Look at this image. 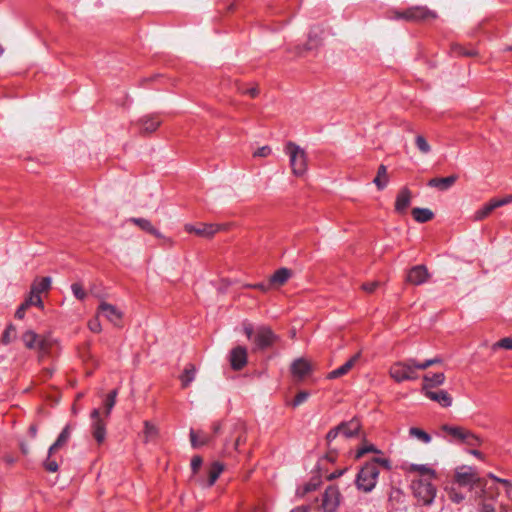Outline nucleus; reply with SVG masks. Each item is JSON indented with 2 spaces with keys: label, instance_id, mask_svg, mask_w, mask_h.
I'll list each match as a JSON object with an SVG mask.
<instances>
[{
  "label": "nucleus",
  "instance_id": "nucleus-1",
  "mask_svg": "<svg viewBox=\"0 0 512 512\" xmlns=\"http://www.w3.org/2000/svg\"><path fill=\"white\" fill-rule=\"evenodd\" d=\"M379 466L386 470L392 468L390 460L384 457H374L360 468L355 478V485L359 491L370 493L374 490L380 474Z\"/></svg>",
  "mask_w": 512,
  "mask_h": 512
},
{
  "label": "nucleus",
  "instance_id": "nucleus-2",
  "mask_svg": "<svg viewBox=\"0 0 512 512\" xmlns=\"http://www.w3.org/2000/svg\"><path fill=\"white\" fill-rule=\"evenodd\" d=\"M420 362L415 358L397 361L390 366L389 375L397 383L415 381L419 378Z\"/></svg>",
  "mask_w": 512,
  "mask_h": 512
},
{
  "label": "nucleus",
  "instance_id": "nucleus-3",
  "mask_svg": "<svg viewBox=\"0 0 512 512\" xmlns=\"http://www.w3.org/2000/svg\"><path fill=\"white\" fill-rule=\"evenodd\" d=\"M284 153L289 158L292 174L303 177L308 171V155L298 144L288 141L284 146Z\"/></svg>",
  "mask_w": 512,
  "mask_h": 512
},
{
  "label": "nucleus",
  "instance_id": "nucleus-4",
  "mask_svg": "<svg viewBox=\"0 0 512 512\" xmlns=\"http://www.w3.org/2000/svg\"><path fill=\"white\" fill-rule=\"evenodd\" d=\"M411 489L413 496L417 499L418 503L423 506H430L433 504L437 488L433 484V480L412 479Z\"/></svg>",
  "mask_w": 512,
  "mask_h": 512
},
{
  "label": "nucleus",
  "instance_id": "nucleus-5",
  "mask_svg": "<svg viewBox=\"0 0 512 512\" xmlns=\"http://www.w3.org/2000/svg\"><path fill=\"white\" fill-rule=\"evenodd\" d=\"M437 17L434 11L429 10L425 6H414L404 11H391L390 18L395 20H405L408 22H419Z\"/></svg>",
  "mask_w": 512,
  "mask_h": 512
},
{
  "label": "nucleus",
  "instance_id": "nucleus-6",
  "mask_svg": "<svg viewBox=\"0 0 512 512\" xmlns=\"http://www.w3.org/2000/svg\"><path fill=\"white\" fill-rule=\"evenodd\" d=\"M441 429L455 440L468 443L469 445H475L479 443V438L471 431L463 427L444 424L442 425Z\"/></svg>",
  "mask_w": 512,
  "mask_h": 512
},
{
  "label": "nucleus",
  "instance_id": "nucleus-7",
  "mask_svg": "<svg viewBox=\"0 0 512 512\" xmlns=\"http://www.w3.org/2000/svg\"><path fill=\"white\" fill-rule=\"evenodd\" d=\"M341 493L336 486H328L322 497V509L324 512H336L341 503Z\"/></svg>",
  "mask_w": 512,
  "mask_h": 512
},
{
  "label": "nucleus",
  "instance_id": "nucleus-8",
  "mask_svg": "<svg viewBox=\"0 0 512 512\" xmlns=\"http://www.w3.org/2000/svg\"><path fill=\"white\" fill-rule=\"evenodd\" d=\"M455 480L461 486H476L482 484L479 477L476 476L472 467L462 466L455 472Z\"/></svg>",
  "mask_w": 512,
  "mask_h": 512
},
{
  "label": "nucleus",
  "instance_id": "nucleus-9",
  "mask_svg": "<svg viewBox=\"0 0 512 512\" xmlns=\"http://www.w3.org/2000/svg\"><path fill=\"white\" fill-rule=\"evenodd\" d=\"M421 392L425 397L438 403L441 407L447 408L452 405L453 399L445 390L429 389V385H422Z\"/></svg>",
  "mask_w": 512,
  "mask_h": 512
},
{
  "label": "nucleus",
  "instance_id": "nucleus-10",
  "mask_svg": "<svg viewBox=\"0 0 512 512\" xmlns=\"http://www.w3.org/2000/svg\"><path fill=\"white\" fill-rule=\"evenodd\" d=\"M402 469L407 473H416L415 479L435 480L437 477L436 471L427 464L405 463L402 465Z\"/></svg>",
  "mask_w": 512,
  "mask_h": 512
},
{
  "label": "nucleus",
  "instance_id": "nucleus-11",
  "mask_svg": "<svg viewBox=\"0 0 512 512\" xmlns=\"http://www.w3.org/2000/svg\"><path fill=\"white\" fill-rule=\"evenodd\" d=\"M277 339V335L269 327L260 326L256 330L254 342L259 349H265L272 346Z\"/></svg>",
  "mask_w": 512,
  "mask_h": 512
},
{
  "label": "nucleus",
  "instance_id": "nucleus-12",
  "mask_svg": "<svg viewBox=\"0 0 512 512\" xmlns=\"http://www.w3.org/2000/svg\"><path fill=\"white\" fill-rule=\"evenodd\" d=\"M98 315L105 317L114 326L120 327L123 318V312L116 306L107 302H101L98 307Z\"/></svg>",
  "mask_w": 512,
  "mask_h": 512
},
{
  "label": "nucleus",
  "instance_id": "nucleus-13",
  "mask_svg": "<svg viewBox=\"0 0 512 512\" xmlns=\"http://www.w3.org/2000/svg\"><path fill=\"white\" fill-rule=\"evenodd\" d=\"M52 279L51 277H42L37 278L31 285L30 294L35 298L36 306L39 308H43L44 304L41 298V293L47 292L51 287Z\"/></svg>",
  "mask_w": 512,
  "mask_h": 512
},
{
  "label": "nucleus",
  "instance_id": "nucleus-14",
  "mask_svg": "<svg viewBox=\"0 0 512 512\" xmlns=\"http://www.w3.org/2000/svg\"><path fill=\"white\" fill-rule=\"evenodd\" d=\"M92 435L101 444L106 438V422L101 418L100 410L94 409L91 412Z\"/></svg>",
  "mask_w": 512,
  "mask_h": 512
},
{
  "label": "nucleus",
  "instance_id": "nucleus-15",
  "mask_svg": "<svg viewBox=\"0 0 512 512\" xmlns=\"http://www.w3.org/2000/svg\"><path fill=\"white\" fill-rule=\"evenodd\" d=\"M429 273L424 265H416L412 267L406 276V281L412 285H421L427 282Z\"/></svg>",
  "mask_w": 512,
  "mask_h": 512
},
{
  "label": "nucleus",
  "instance_id": "nucleus-16",
  "mask_svg": "<svg viewBox=\"0 0 512 512\" xmlns=\"http://www.w3.org/2000/svg\"><path fill=\"white\" fill-rule=\"evenodd\" d=\"M219 225L215 224H200L195 226L193 224H185L184 229L188 233H195L196 235L204 238H211L219 230Z\"/></svg>",
  "mask_w": 512,
  "mask_h": 512
},
{
  "label": "nucleus",
  "instance_id": "nucleus-17",
  "mask_svg": "<svg viewBox=\"0 0 512 512\" xmlns=\"http://www.w3.org/2000/svg\"><path fill=\"white\" fill-rule=\"evenodd\" d=\"M22 341L28 349H37L39 351H45L46 341L32 330H27L22 335Z\"/></svg>",
  "mask_w": 512,
  "mask_h": 512
},
{
  "label": "nucleus",
  "instance_id": "nucleus-18",
  "mask_svg": "<svg viewBox=\"0 0 512 512\" xmlns=\"http://www.w3.org/2000/svg\"><path fill=\"white\" fill-rule=\"evenodd\" d=\"M247 363V351L244 347L238 346L230 352V364L234 370L242 369Z\"/></svg>",
  "mask_w": 512,
  "mask_h": 512
},
{
  "label": "nucleus",
  "instance_id": "nucleus-19",
  "mask_svg": "<svg viewBox=\"0 0 512 512\" xmlns=\"http://www.w3.org/2000/svg\"><path fill=\"white\" fill-rule=\"evenodd\" d=\"M311 371L310 363L304 358H298L291 364V373L294 378L301 380Z\"/></svg>",
  "mask_w": 512,
  "mask_h": 512
},
{
  "label": "nucleus",
  "instance_id": "nucleus-20",
  "mask_svg": "<svg viewBox=\"0 0 512 512\" xmlns=\"http://www.w3.org/2000/svg\"><path fill=\"white\" fill-rule=\"evenodd\" d=\"M411 196V191L407 187L399 191L395 201V211L397 213L403 214L406 212L411 203Z\"/></svg>",
  "mask_w": 512,
  "mask_h": 512
},
{
  "label": "nucleus",
  "instance_id": "nucleus-21",
  "mask_svg": "<svg viewBox=\"0 0 512 512\" xmlns=\"http://www.w3.org/2000/svg\"><path fill=\"white\" fill-rule=\"evenodd\" d=\"M359 359H360V353L353 355L343 365H341L337 369L329 372V374L327 375V378L328 379H336L343 375H346L355 366V364L358 362Z\"/></svg>",
  "mask_w": 512,
  "mask_h": 512
},
{
  "label": "nucleus",
  "instance_id": "nucleus-22",
  "mask_svg": "<svg viewBox=\"0 0 512 512\" xmlns=\"http://www.w3.org/2000/svg\"><path fill=\"white\" fill-rule=\"evenodd\" d=\"M129 221L132 222L133 224H135L136 226H138L141 230H143L159 239H165L164 235L157 228H155L153 226V224L151 223L150 220H148L146 218L133 217V218H130Z\"/></svg>",
  "mask_w": 512,
  "mask_h": 512
},
{
  "label": "nucleus",
  "instance_id": "nucleus-23",
  "mask_svg": "<svg viewBox=\"0 0 512 512\" xmlns=\"http://www.w3.org/2000/svg\"><path fill=\"white\" fill-rule=\"evenodd\" d=\"M361 428V424L358 419L353 418L348 422H343L338 425V429H340V433L346 437L351 438L358 434Z\"/></svg>",
  "mask_w": 512,
  "mask_h": 512
},
{
  "label": "nucleus",
  "instance_id": "nucleus-24",
  "mask_svg": "<svg viewBox=\"0 0 512 512\" xmlns=\"http://www.w3.org/2000/svg\"><path fill=\"white\" fill-rule=\"evenodd\" d=\"M138 124L143 133H152L157 130L161 121L155 115H146L139 119Z\"/></svg>",
  "mask_w": 512,
  "mask_h": 512
},
{
  "label": "nucleus",
  "instance_id": "nucleus-25",
  "mask_svg": "<svg viewBox=\"0 0 512 512\" xmlns=\"http://www.w3.org/2000/svg\"><path fill=\"white\" fill-rule=\"evenodd\" d=\"M457 175H451L443 178H432L428 181V186L437 188L441 191L448 190L457 181Z\"/></svg>",
  "mask_w": 512,
  "mask_h": 512
},
{
  "label": "nucleus",
  "instance_id": "nucleus-26",
  "mask_svg": "<svg viewBox=\"0 0 512 512\" xmlns=\"http://www.w3.org/2000/svg\"><path fill=\"white\" fill-rule=\"evenodd\" d=\"M71 436V427L70 425H66L59 436L57 437L56 441L50 446L49 448V456H51L55 451L60 449L61 447L65 446Z\"/></svg>",
  "mask_w": 512,
  "mask_h": 512
},
{
  "label": "nucleus",
  "instance_id": "nucleus-27",
  "mask_svg": "<svg viewBox=\"0 0 512 512\" xmlns=\"http://www.w3.org/2000/svg\"><path fill=\"white\" fill-rule=\"evenodd\" d=\"M291 276V271L287 268H280L271 275L269 279L270 286H281L283 285Z\"/></svg>",
  "mask_w": 512,
  "mask_h": 512
},
{
  "label": "nucleus",
  "instance_id": "nucleus-28",
  "mask_svg": "<svg viewBox=\"0 0 512 512\" xmlns=\"http://www.w3.org/2000/svg\"><path fill=\"white\" fill-rule=\"evenodd\" d=\"M196 373H197V369H196L195 365H193V364L186 365L183 373L179 377L182 387H184V388L188 387L194 381Z\"/></svg>",
  "mask_w": 512,
  "mask_h": 512
},
{
  "label": "nucleus",
  "instance_id": "nucleus-29",
  "mask_svg": "<svg viewBox=\"0 0 512 512\" xmlns=\"http://www.w3.org/2000/svg\"><path fill=\"white\" fill-rule=\"evenodd\" d=\"M224 470V465L221 462H213L208 471V482L206 484L207 487H211L215 484L220 474Z\"/></svg>",
  "mask_w": 512,
  "mask_h": 512
},
{
  "label": "nucleus",
  "instance_id": "nucleus-30",
  "mask_svg": "<svg viewBox=\"0 0 512 512\" xmlns=\"http://www.w3.org/2000/svg\"><path fill=\"white\" fill-rule=\"evenodd\" d=\"M412 216L415 219V221L419 223H425L430 221L433 218L434 214L428 208H414L412 210Z\"/></svg>",
  "mask_w": 512,
  "mask_h": 512
},
{
  "label": "nucleus",
  "instance_id": "nucleus-31",
  "mask_svg": "<svg viewBox=\"0 0 512 512\" xmlns=\"http://www.w3.org/2000/svg\"><path fill=\"white\" fill-rule=\"evenodd\" d=\"M373 183L379 190H383L388 184V174L385 165H380L377 171V175L373 180Z\"/></svg>",
  "mask_w": 512,
  "mask_h": 512
},
{
  "label": "nucleus",
  "instance_id": "nucleus-32",
  "mask_svg": "<svg viewBox=\"0 0 512 512\" xmlns=\"http://www.w3.org/2000/svg\"><path fill=\"white\" fill-rule=\"evenodd\" d=\"M423 380L422 385H429V389H433L445 382V375L444 373H435L432 376L425 375Z\"/></svg>",
  "mask_w": 512,
  "mask_h": 512
},
{
  "label": "nucleus",
  "instance_id": "nucleus-33",
  "mask_svg": "<svg viewBox=\"0 0 512 512\" xmlns=\"http://www.w3.org/2000/svg\"><path fill=\"white\" fill-rule=\"evenodd\" d=\"M16 337H17L16 327L13 324H9V325H7L6 329L4 330L0 341L3 345H9L16 339Z\"/></svg>",
  "mask_w": 512,
  "mask_h": 512
},
{
  "label": "nucleus",
  "instance_id": "nucleus-34",
  "mask_svg": "<svg viewBox=\"0 0 512 512\" xmlns=\"http://www.w3.org/2000/svg\"><path fill=\"white\" fill-rule=\"evenodd\" d=\"M36 306L35 298L29 293V296L25 299V301L17 308L15 312V317L17 319L22 320L25 317L26 310L32 306Z\"/></svg>",
  "mask_w": 512,
  "mask_h": 512
},
{
  "label": "nucleus",
  "instance_id": "nucleus-35",
  "mask_svg": "<svg viewBox=\"0 0 512 512\" xmlns=\"http://www.w3.org/2000/svg\"><path fill=\"white\" fill-rule=\"evenodd\" d=\"M409 435L411 437L417 438L419 441L425 444L430 443L432 440L431 436L427 432L417 427H411L409 429Z\"/></svg>",
  "mask_w": 512,
  "mask_h": 512
},
{
  "label": "nucleus",
  "instance_id": "nucleus-36",
  "mask_svg": "<svg viewBox=\"0 0 512 512\" xmlns=\"http://www.w3.org/2000/svg\"><path fill=\"white\" fill-rule=\"evenodd\" d=\"M117 394H118V391L117 390H113V391H111L107 395V397L105 399V402H104V406H105L104 414H105L106 418H109V416L111 414V411H112L113 407L115 406Z\"/></svg>",
  "mask_w": 512,
  "mask_h": 512
},
{
  "label": "nucleus",
  "instance_id": "nucleus-37",
  "mask_svg": "<svg viewBox=\"0 0 512 512\" xmlns=\"http://www.w3.org/2000/svg\"><path fill=\"white\" fill-rule=\"evenodd\" d=\"M158 434V429L155 425L150 423L149 421L144 422V437L145 441L148 442L154 439Z\"/></svg>",
  "mask_w": 512,
  "mask_h": 512
},
{
  "label": "nucleus",
  "instance_id": "nucleus-38",
  "mask_svg": "<svg viewBox=\"0 0 512 512\" xmlns=\"http://www.w3.org/2000/svg\"><path fill=\"white\" fill-rule=\"evenodd\" d=\"M235 429L237 430V436L234 440L233 447L237 450L240 444L246 442V435L242 424H237Z\"/></svg>",
  "mask_w": 512,
  "mask_h": 512
},
{
  "label": "nucleus",
  "instance_id": "nucleus-39",
  "mask_svg": "<svg viewBox=\"0 0 512 512\" xmlns=\"http://www.w3.org/2000/svg\"><path fill=\"white\" fill-rule=\"evenodd\" d=\"M367 453H381V451L378 450L373 444H364L357 450L355 457L356 459H360Z\"/></svg>",
  "mask_w": 512,
  "mask_h": 512
},
{
  "label": "nucleus",
  "instance_id": "nucleus-40",
  "mask_svg": "<svg viewBox=\"0 0 512 512\" xmlns=\"http://www.w3.org/2000/svg\"><path fill=\"white\" fill-rule=\"evenodd\" d=\"M491 212H492L491 208L486 203L485 205H483L480 209H478L474 213L473 220L474 221H481V220L485 219L486 217H488Z\"/></svg>",
  "mask_w": 512,
  "mask_h": 512
},
{
  "label": "nucleus",
  "instance_id": "nucleus-41",
  "mask_svg": "<svg viewBox=\"0 0 512 512\" xmlns=\"http://www.w3.org/2000/svg\"><path fill=\"white\" fill-rule=\"evenodd\" d=\"M492 349L493 350H497V349L512 350V338L506 337V338L500 339L499 341L495 342L492 345Z\"/></svg>",
  "mask_w": 512,
  "mask_h": 512
},
{
  "label": "nucleus",
  "instance_id": "nucleus-42",
  "mask_svg": "<svg viewBox=\"0 0 512 512\" xmlns=\"http://www.w3.org/2000/svg\"><path fill=\"white\" fill-rule=\"evenodd\" d=\"M415 143H416V146L417 148L423 153V154H427L430 152L431 150V147L430 145L428 144V142L426 141V139L421 136V135H418L415 139Z\"/></svg>",
  "mask_w": 512,
  "mask_h": 512
},
{
  "label": "nucleus",
  "instance_id": "nucleus-43",
  "mask_svg": "<svg viewBox=\"0 0 512 512\" xmlns=\"http://www.w3.org/2000/svg\"><path fill=\"white\" fill-rule=\"evenodd\" d=\"M71 291L73 295L79 300H84L87 297V293L80 283H73L71 285Z\"/></svg>",
  "mask_w": 512,
  "mask_h": 512
},
{
  "label": "nucleus",
  "instance_id": "nucleus-44",
  "mask_svg": "<svg viewBox=\"0 0 512 512\" xmlns=\"http://www.w3.org/2000/svg\"><path fill=\"white\" fill-rule=\"evenodd\" d=\"M488 477L490 479L498 482L499 484H502L505 487V490H506L507 494L512 493V482L510 480L499 478L496 475H494L493 473H489Z\"/></svg>",
  "mask_w": 512,
  "mask_h": 512
},
{
  "label": "nucleus",
  "instance_id": "nucleus-45",
  "mask_svg": "<svg viewBox=\"0 0 512 512\" xmlns=\"http://www.w3.org/2000/svg\"><path fill=\"white\" fill-rule=\"evenodd\" d=\"M309 397V393L306 392V391H301L299 393H297V395L295 396L294 400L292 401L291 405L293 407H297L299 405H301L302 403H304Z\"/></svg>",
  "mask_w": 512,
  "mask_h": 512
},
{
  "label": "nucleus",
  "instance_id": "nucleus-46",
  "mask_svg": "<svg viewBox=\"0 0 512 512\" xmlns=\"http://www.w3.org/2000/svg\"><path fill=\"white\" fill-rule=\"evenodd\" d=\"M190 440H191V445L193 448H198L200 446H203L207 442L206 438L199 440L197 438V434L195 433V431L193 429L190 430Z\"/></svg>",
  "mask_w": 512,
  "mask_h": 512
},
{
  "label": "nucleus",
  "instance_id": "nucleus-47",
  "mask_svg": "<svg viewBox=\"0 0 512 512\" xmlns=\"http://www.w3.org/2000/svg\"><path fill=\"white\" fill-rule=\"evenodd\" d=\"M44 467L48 472H57L58 471V463L48 455L47 459L44 462Z\"/></svg>",
  "mask_w": 512,
  "mask_h": 512
},
{
  "label": "nucleus",
  "instance_id": "nucleus-48",
  "mask_svg": "<svg viewBox=\"0 0 512 512\" xmlns=\"http://www.w3.org/2000/svg\"><path fill=\"white\" fill-rule=\"evenodd\" d=\"M98 314L95 318L91 319L89 322H88V327L89 329L94 332V333H100L101 330H102V326H101V323L98 319Z\"/></svg>",
  "mask_w": 512,
  "mask_h": 512
},
{
  "label": "nucleus",
  "instance_id": "nucleus-49",
  "mask_svg": "<svg viewBox=\"0 0 512 512\" xmlns=\"http://www.w3.org/2000/svg\"><path fill=\"white\" fill-rule=\"evenodd\" d=\"M272 152V149L270 146H262L259 147L257 150L254 151L253 156L254 157H268Z\"/></svg>",
  "mask_w": 512,
  "mask_h": 512
},
{
  "label": "nucleus",
  "instance_id": "nucleus-50",
  "mask_svg": "<svg viewBox=\"0 0 512 512\" xmlns=\"http://www.w3.org/2000/svg\"><path fill=\"white\" fill-rule=\"evenodd\" d=\"M440 363H442V359L440 357H434L431 359H427L423 362H420V369L425 370L432 365L440 364Z\"/></svg>",
  "mask_w": 512,
  "mask_h": 512
},
{
  "label": "nucleus",
  "instance_id": "nucleus-51",
  "mask_svg": "<svg viewBox=\"0 0 512 512\" xmlns=\"http://www.w3.org/2000/svg\"><path fill=\"white\" fill-rule=\"evenodd\" d=\"M478 512H496V509L493 504L483 500L478 504Z\"/></svg>",
  "mask_w": 512,
  "mask_h": 512
},
{
  "label": "nucleus",
  "instance_id": "nucleus-52",
  "mask_svg": "<svg viewBox=\"0 0 512 512\" xmlns=\"http://www.w3.org/2000/svg\"><path fill=\"white\" fill-rule=\"evenodd\" d=\"M449 498L453 503L459 504L465 499V496L460 492L451 490L449 492Z\"/></svg>",
  "mask_w": 512,
  "mask_h": 512
},
{
  "label": "nucleus",
  "instance_id": "nucleus-53",
  "mask_svg": "<svg viewBox=\"0 0 512 512\" xmlns=\"http://www.w3.org/2000/svg\"><path fill=\"white\" fill-rule=\"evenodd\" d=\"M201 465H202V458L200 456L196 455L191 459V469L194 474L198 472Z\"/></svg>",
  "mask_w": 512,
  "mask_h": 512
},
{
  "label": "nucleus",
  "instance_id": "nucleus-54",
  "mask_svg": "<svg viewBox=\"0 0 512 512\" xmlns=\"http://www.w3.org/2000/svg\"><path fill=\"white\" fill-rule=\"evenodd\" d=\"M247 287L253 288V289H258L262 292H267L271 289L269 282L268 283L261 282V283H256V284H249V285H247Z\"/></svg>",
  "mask_w": 512,
  "mask_h": 512
},
{
  "label": "nucleus",
  "instance_id": "nucleus-55",
  "mask_svg": "<svg viewBox=\"0 0 512 512\" xmlns=\"http://www.w3.org/2000/svg\"><path fill=\"white\" fill-rule=\"evenodd\" d=\"M379 285V282L378 281H373V282H369V283H364L362 285V289L367 292V293H372L376 290V288L378 287Z\"/></svg>",
  "mask_w": 512,
  "mask_h": 512
},
{
  "label": "nucleus",
  "instance_id": "nucleus-56",
  "mask_svg": "<svg viewBox=\"0 0 512 512\" xmlns=\"http://www.w3.org/2000/svg\"><path fill=\"white\" fill-rule=\"evenodd\" d=\"M318 482H309L307 484H305V486L303 487V492L301 493V495H304L306 493H309V492H312L314 490L317 489L318 487Z\"/></svg>",
  "mask_w": 512,
  "mask_h": 512
},
{
  "label": "nucleus",
  "instance_id": "nucleus-57",
  "mask_svg": "<svg viewBox=\"0 0 512 512\" xmlns=\"http://www.w3.org/2000/svg\"><path fill=\"white\" fill-rule=\"evenodd\" d=\"M487 204L491 208V211L503 206V202H501L500 198H493Z\"/></svg>",
  "mask_w": 512,
  "mask_h": 512
},
{
  "label": "nucleus",
  "instance_id": "nucleus-58",
  "mask_svg": "<svg viewBox=\"0 0 512 512\" xmlns=\"http://www.w3.org/2000/svg\"><path fill=\"white\" fill-rule=\"evenodd\" d=\"M338 434H341V433H340V429H338V426H337L336 428L331 429V430L327 433L326 438H327V440H328L329 442H331L332 440H334V439L338 436Z\"/></svg>",
  "mask_w": 512,
  "mask_h": 512
},
{
  "label": "nucleus",
  "instance_id": "nucleus-59",
  "mask_svg": "<svg viewBox=\"0 0 512 512\" xmlns=\"http://www.w3.org/2000/svg\"><path fill=\"white\" fill-rule=\"evenodd\" d=\"M244 333L246 334V336L251 339L252 338V335H253V326L252 324L250 323H244Z\"/></svg>",
  "mask_w": 512,
  "mask_h": 512
},
{
  "label": "nucleus",
  "instance_id": "nucleus-60",
  "mask_svg": "<svg viewBox=\"0 0 512 512\" xmlns=\"http://www.w3.org/2000/svg\"><path fill=\"white\" fill-rule=\"evenodd\" d=\"M243 93L249 95L252 98H254V97H256L259 94V90H258L257 87H252V88L244 90Z\"/></svg>",
  "mask_w": 512,
  "mask_h": 512
},
{
  "label": "nucleus",
  "instance_id": "nucleus-61",
  "mask_svg": "<svg viewBox=\"0 0 512 512\" xmlns=\"http://www.w3.org/2000/svg\"><path fill=\"white\" fill-rule=\"evenodd\" d=\"M309 511H310L309 506L302 505V506L295 507L290 512H309Z\"/></svg>",
  "mask_w": 512,
  "mask_h": 512
},
{
  "label": "nucleus",
  "instance_id": "nucleus-62",
  "mask_svg": "<svg viewBox=\"0 0 512 512\" xmlns=\"http://www.w3.org/2000/svg\"><path fill=\"white\" fill-rule=\"evenodd\" d=\"M37 432H38V429H37V426L36 425H31L29 427V435L32 437V438H35L37 436Z\"/></svg>",
  "mask_w": 512,
  "mask_h": 512
},
{
  "label": "nucleus",
  "instance_id": "nucleus-63",
  "mask_svg": "<svg viewBox=\"0 0 512 512\" xmlns=\"http://www.w3.org/2000/svg\"><path fill=\"white\" fill-rule=\"evenodd\" d=\"M501 199V202H503V206L504 205H507L509 203H512V195H507L503 198H500Z\"/></svg>",
  "mask_w": 512,
  "mask_h": 512
},
{
  "label": "nucleus",
  "instance_id": "nucleus-64",
  "mask_svg": "<svg viewBox=\"0 0 512 512\" xmlns=\"http://www.w3.org/2000/svg\"><path fill=\"white\" fill-rule=\"evenodd\" d=\"M20 449H21V452H22L23 454H25V455H26V454H28V452H29L28 445H27V444H25V443H21V445H20Z\"/></svg>",
  "mask_w": 512,
  "mask_h": 512
}]
</instances>
